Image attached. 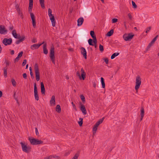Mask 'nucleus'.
<instances>
[{
	"mask_svg": "<svg viewBox=\"0 0 159 159\" xmlns=\"http://www.w3.org/2000/svg\"><path fill=\"white\" fill-rule=\"evenodd\" d=\"M20 144L21 145L22 150L23 152L26 153H28L30 151L31 148L28 145L27 143L24 142H20Z\"/></svg>",
	"mask_w": 159,
	"mask_h": 159,
	"instance_id": "f257e3e1",
	"label": "nucleus"
},
{
	"mask_svg": "<svg viewBox=\"0 0 159 159\" xmlns=\"http://www.w3.org/2000/svg\"><path fill=\"white\" fill-rule=\"evenodd\" d=\"M48 15L51 21L52 25L54 27L56 25V21L55 20L54 16L52 14V11L51 9H48Z\"/></svg>",
	"mask_w": 159,
	"mask_h": 159,
	"instance_id": "f03ea898",
	"label": "nucleus"
},
{
	"mask_svg": "<svg viewBox=\"0 0 159 159\" xmlns=\"http://www.w3.org/2000/svg\"><path fill=\"white\" fill-rule=\"evenodd\" d=\"M76 74L80 80H84L85 79L86 77V73L83 68H81V70L80 73L79 71H77Z\"/></svg>",
	"mask_w": 159,
	"mask_h": 159,
	"instance_id": "7ed1b4c3",
	"label": "nucleus"
},
{
	"mask_svg": "<svg viewBox=\"0 0 159 159\" xmlns=\"http://www.w3.org/2000/svg\"><path fill=\"white\" fill-rule=\"evenodd\" d=\"M30 143L32 145H36L41 144L43 142L41 140H38V139L33 138L32 137H30L29 138Z\"/></svg>",
	"mask_w": 159,
	"mask_h": 159,
	"instance_id": "20e7f679",
	"label": "nucleus"
},
{
	"mask_svg": "<svg viewBox=\"0 0 159 159\" xmlns=\"http://www.w3.org/2000/svg\"><path fill=\"white\" fill-rule=\"evenodd\" d=\"M34 69L35 75L36 79L37 81H38L40 80V73L39 66L37 64H35L34 65Z\"/></svg>",
	"mask_w": 159,
	"mask_h": 159,
	"instance_id": "39448f33",
	"label": "nucleus"
},
{
	"mask_svg": "<svg viewBox=\"0 0 159 159\" xmlns=\"http://www.w3.org/2000/svg\"><path fill=\"white\" fill-rule=\"evenodd\" d=\"M50 57L53 64H55V57L54 48V47H51L50 50Z\"/></svg>",
	"mask_w": 159,
	"mask_h": 159,
	"instance_id": "423d86ee",
	"label": "nucleus"
},
{
	"mask_svg": "<svg viewBox=\"0 0 159 159\" xmlns=\"http://www.w3.org/2000/svg\"><path fill=\"white\" fill-rule=\"evenodd\" d=\"M141 83V79L139 76H137L136 78L135 89L137 91L139 88Z\"/></svg>",
	"mask_w": 159,
	"mask_h": 159,
	"instance_id": "0eeeda50",
	"label": "nucleus"
},
{
	"mask_svg": "<svg viewBox=\"0 0 159 159\" xmlns=\"http://www.w3.org/2000/svg\"><path fill=\"white\" fill-rule=\"evenodd\" d=\"M12 42V39L11 38L9 39L5 38L2 40V43L6 46L11 44Z\"/></svg>",
	"mask_w": 159,
	"mask_h": 159,
	"instance_id": "6e6552de",
	"label": "nucleus"
},
{
	"mask_svg": "<svg viewBox=\"0 0 159 159\" xmlns=\"http://www.w3.org/2000/svg\"><path fill=\"white\" fill-rule=\"evenodd\" d=\"M34 98L36 100L38 101L39 100V98L36 84H34Z\"/></svg>",
	"mask_w": 159,
	"mask_h": 159,
	"instance_id": "1a4fd4ad",
	"label": "nucleus"
},
{
	"mask_svg": "<svg viewBox=\"0 0 159 159\" xmlns=\"http://www.w3.org/2000/svg\"><path fill=\"white\" fill-rule=\"evenodd\" d=\"M133 35L130 34H124L123 36L124 39L126 41H128L130 40L133 38Z\"/></svg>",
	"mask_w": 159,
	"mask_h": 159,
	"instance_id": "9d476101",
	"label": "nucleus"
},
{
	"mask_svg": "<svg viewBox=\"0 0 159 159\" xmlns=\"http://www.w3.org/2000/svg\"><path fill=\"white\" fill-rule=\"evenodd\" d=\"M30 14L32 20L33 26L34 28H35L36 27L35 16L34 14L31 12H30Z\"/></svg>",
	"mask_w": 159,
	"mask_h": 159,
	"instance_id": "9b49d317",
	"label": "nucleus"
},
{
	"mask_svg": "<svg viewBox=\"0 0 159 159\" xmlns=\"http://www.w3.org/2000/svg\"><path fill=\"white\" fill-rule=\"evenodd\" d=\"M80 110L82 111L84 115H86L87 114V111L85 106L81 102H80Z\"/></svg>",
	"mask_w": 159,
	"mask_h": 159,
	"instance_id": "f8f14e48",
	"label": "nucleus"
},
{
	"mask_svg": "<svg viewBox=\"0 0 159 159\" xmlns=\"http://www.w3.org/2000/svg\"><path fill=\"white\" fill-rule=\"evenodd\" d=\"M7 32L4 26L0 25V33L2 34H5Z\"/></svg>",
	"mask_w": 159,
	"mask_h": 159,
	"instance_id": "ddd939ff",
	"label": "nucleus"
},
{
	"mask_svg": "<svg viewBox=\"0 0 159 159\" xmlns=\"http://www.w3.org/2000/svg\"><path fill=\"white\" fill-rule=\"evenodd\" d=\"M158 37V35L156 36L153 39V40L149 43L148 46L147 47V48L148 49L152 45V44L154 43L155 41L157 40Z\"/></svg>",
	"mask_w": 159,
	"mask_h": 159,
	"instance_id": "4468645a",
	"label": "nucleus"
},
{
	"mask_svg": "<svg viewBox=\"0 0 159 159\" xmlns=\"http://www.w3.org/2000/svg\"><path fill=\"white\" fill-rule=\"evenodd\" d=\"M12 36L15 39H20V34H18L16 33V31L15 30H13L12 32Z\"/></svg>",
	"mask_w": 159,
	"mask_h": 159,
	"instance_id": "2eb2a0df",
	"label": "nucleus"
},
{
	"mask_svg": "<svg viewBox=\"0 0 159 159\" xmlns=\"http://www.w3.org/2000/svg\"><path fill=\"white\" fill-rule=\"evenodd\" d=\"M40 46L41 44H34L31 45V46H30V48L32 50L37 49Z\"/></svg>",
	"mask_w": 159,
	"mask_h": 159,
	"instance_id": "dca6fc26",
	"label": "nucleus"
},
{
	"mask_svg": "<svg viewBox=\"0 0 159 159\" xmlns=\"http://www.w3.org/2000/svg\"><path fill=\"white\" fill-rule=\"evenodd\" d=\"M84 20L83 17L79 18L77 20V25L79 26H81L82 25Z\"/></svg>",
	"mask_w": 159,
	"mask_h": 159,
	"instance_id": "f3484780",
	"label": "nucleus"
},
{
	"mask_svg": "<svg viewBox=\"0 0 159 159\" xmlns=\"http://www.w3.org/2000/svg\"><path fill=\"white\" fill-rule=\"evenodd\" d=\"M50 105L51 106H54L55 104V96L54 95L52 96L51 100L50 101Z\"/></svg>",
	"mask_w": 159,
	"mask_h": 159,
	"instance_id": "a211bd4d",
	"label": "nucleus"
},
{
	"mask_svg": "<svg viewBox=\"0 0 159 159\" xmlns=\"http://www.w3.org/2000/svg\"><path fill=\"white\" fill-rule=\"evenodd\" d=\"M33 0H29V11L30 12H31V10L33 7Z\"/></svg>",
	"mask_w": 159,
	"mask_h": 159,
	"instance_id": "6ab92c4d",
	"label": "nucleus"
},
{
	"mask_svg": "<svg viewBox=\"0 0 159 159\" xmlns=\"http://www.w3.org/2000/svg\"><path fill=\"white\" fill-rule=\"evenodd\" d=\"M81 53L83 55L84 57L86 59V52L85 49L83 47H82L81 48Z\"/></svg>",
	"mask_w": 159,
	"mask_h": 159,
	"instance_id": "aec40b11",
	"label": "nucleus"
},
{
	"mask_svg": "<svg viewBox=\"0 0 159 159\" xmlns=\"http://www.w3.org/2000/svg\"><path fill=\"white\" fill-rule=\"evenodd\" d=\"M43 53L45 54H47L48 53V51L47 49V44L45 43L43 46Z\"/></svg>",
	"mask_w": 159,
	"mask_h": 159,
	"instance_id": "412c9836",
	"label": "nucleus"
},
{
	"mask_svg": "<svg viewBox=\"0 0 159 159\" xmlns=\"http://www.w3.org/2000/svg\"><path fill=\"white\" fill-rule=\"evenodd\" d=\"M23 54V52L21 51L20 52L18 55L17 56V57L15 59L14 61L15 62L17 61L19 59V58L21 57L22 56V54Z\"/></svg>",
	"mask_w": 159,
	"mask_h": 159,
	"instance_id": "4be33fe9",
	"label": "nucleus"
},
{
	"mask_svg": "<svg viewBox=\"0 0 159 159\" xmlns=\"http://www.w3.org/2000/svg\"><path fill=\"white\" fill-rule=\"evenodd\" d=\"M41 92L42 94L45 93V89L43 83H41Z\"/></svg>",
	"mask_w": 159,
	"mask_h": 159,
	"instance_id": "5701e85b",
	"label": "nucleus"
},
{
	"mask_svg": "<svg viewBox=\"0 0 159 159\" xmlns=\"http://www.w3.org/2000/svg\"><path fill=\"white\" fill-rule=\"evenodd\" d=\"M104 117H103L102 118V119H100L96 123V124H95L96 125H97V126H98L99 125L101 124L103 121V120H104Z\"/></svg>",
	"mask_w": 159,
	"mask_h": 159,
	"instance_id": "b1692460",
	"label": "nucleus"
},
{
	"mask_svg": "<svg viewBox=\"0 0 159 159\" xmlns=\"http://www.w3.org/2000/svg\"><path fill=\"white\" fill-rule=\"evenodd\" d=\"M98 127V126H97V125H96V124L94 125L93 129V135H94L96 133V132L97 130Z\"/></svg>",
	"mask_w": 159,
	"mask_h": 159,
	"instance_id": "393cba45",
	"label": "nucleus"
},
{
	"mask_svg": "<svg viewBox=\"0 0 159 159\" xmlns=\"http://www.w3.org/2000/svg\"><path fill=\"white\" fill-rule=\"evenodd\" d=\"M113 29L109 31L106 34V36L109 37L111 36L113 34Z\"/></svg>",
	"mask_w": 159,
	"mask_h": 159,
	"instance_id": "a878e982",
	"label": "nucleus"
},
{
	"mask_svg": "<svg viewBox=\"0 0 159 159\" xmlns=\"http://www.w3.org/2000/svg\"><path fill=\"white\" fill-rule=\"evenodd\" d=\"M101 81L102 86V88H104L105 87V83L104 82V79L103 78L101 77Z\"/></svg>",
	"mask_w": 159,
	"mask_h": 159,
	"instance_id": "bb28decb",
	"label": "nucleus"
},
{
	"mask_svg": "<svg viewBox=\"0 0 159 159\" xmlns=\"http://www.w3.org/2000/svg\"><path fill=\"white\" fill-rule=\"evenodd\" d=\"M40 3V4L41 7L44 8L45 7L44 6V0H39Z\"/></svg>",
	"mask_w": 159,
	"mask_h": 159,
	"instance_id": "cd10ccee",
	"label": "nucleus"
},
{
	"mask_svg": "<svg viewBox=\"0 0 159 159\" xmlns=\"http://www.w3.org/2000/svg\"><path fill=\"white\" fill-rule=\"evenodd\" d=\"M119 53H114L111 55V59H112L118 56L119 55Z\"/></svg>",
	"mask_w": 159,
	"mask_h": 159,
	"instance_id": "c85d7f7f",
	"label": "nucleus"
},
{
	"mask_svg": "<svg viewBox=\"0 0 159 159\" xmlns=\"http://www.w3.org/2000/svg\"><path fill=\"white\" fill-rule=\"evenodd\" d=\"M17 12L18 13L19 15L22 18H23L22 13L19 7H17Z\"/></svg>",
	"mask_w": 159,
	"mask_h": 159,
	"instance_id": "c756f323",
	"label": "nucleus"
},
{
	"mask_svg": "<svg viewBox=\"0 0 159 159\" xmlns=\"http://www.w3.org/2000/svg\"><path fill=\"white\" fill-rule=\"evenodd\" d=\"M56 111L60 113L61 111V108L60 106L59 105H57L56 107Z\"/></svg>",
	"mask_w": 159,
	"mask_h": 159,
	"instance_id": "7c9ffc66",
	"label": "nucleus"
},
{
	"mask_svg": "<svg viewBox=\"0 0 159 159\" xmlns=\"http://www.w3.org/2000/svg\"><path fill=\"white\" fill-rule=\"evenodd\" d=\"M80 98H81L82 101L83 102V103H85V98L84 97V95H80Z\"/></svg>",
	"mask_w": 159,
	"mask_h": 159,
	"instance_id": "2f4dec72",
	"label": "nucleus"
},
{
	"mask_svg": "<svg viewBox=\"0 0 159 159\" xmlns=\"http://www.w3.org/2000/svg\"><path fill=\"white\" fill-rule=\"evenodd\" d=\"M71 104L73 107V109L75 111H77V109L76 106L73 102H71Z\"/></svg>",
	"mask_w": 159,
	"mask_h": 159,
	"instance_id": "473e14b6",
	"label": "nucleus"
},
{
	"mask_svg": "<svg viewBox=\"0 0 159 159\" xmlns=\"http://www.w3.org/2000/svg\"><path fill=\"white\" fill-rule=\"evenodd\" d=\"M93 40L92 39H90L88 40V43L89 45L91 46H93L94 44L93 43Z\"/></svg>",
	"mask_w": 159,
	"mask_h": 159,
	"instance_id": "72a5a7b5",
	"label": "nucleus"
},
{
	"mask_svg": "<svg viewBox=\"0 0 159 159\" xmlns=\"http://www.w3.org/2000/svg\"><path fill=\"white\" fill-rule=\"evenodd\" d=\"M141 116L143 117L144 115V110L143 108H142L141 110Z\"/></svg>",
	"mask_w": 159,
	"mask_h": 159,
	"instance_id": "f704fd0d",
	"label": "nucleus"
},
{
	"mask_svg": "<svg viewBox=\"0 0 159 159\" xmlns=\"http://www.w3.org/2000/svg\"><path fill=\"white\" fill-rule=\"evenodd\" d=\"M127 16L129 19V20H132L133 17L131 15V14L130 13H128L127 14Z\"/></svg>",
	"mask_w": 159,
	"mask_h": 159,
	"instance_id": "c9c22d12",
	"label": "nucleus"
},
{
	"mask_svg": "<svg viewBox=\"0 0 159 159\" xmlns=\"http://www.w3.org/2000/svg\"><path fill=\"white\" fill-rule=\"evenodd\" d=\"M90 34L93 38L96 37V36H95L94 32L93 31H91L90 32Z\"/></svg>",
	"mask_w": 159,
	"mask_h": 159,
	"instance_id": "e433bc0d",
	"label": "nucleus"
},
{
	"mask_svg": "<svg viewBox=\"0 0 159 159\" xmlns=\"http://www.w3.org/2000/svg\"><path fill=\"white\" fill-rule=\"evenodd\" d=\"M11 83H12V85L14 86H16V82L15 81V80L14 79H12V80H11Z\"/></svg>",
	"mask_w": 159,
	"mask_h": 159,
	"instance_id": "4c0bfd02",
	"label": "nucleus"
},
{
	"mask_svg": "<svg viewBox=\"0 0 159 159\" xmlns=\"http://www.w3.org/2000/svg\"><path fill=\"white\" fill-rule=\"evenodd\" d=\"M93 43H94V44L95 45H96V44H97V39H96V37H95L94 38H93Z\"/></svg>",
	"mask_w": 159,
	"mask_h": 159,
	"instance_id": "58836bf2",
	"label": "nucleus"
},
{
	"mask_svg": "<svg viewBox=\"0 0 159 159\" xmlns=\"http://www.w3.org/2000/svg\"><path fill=\"white\" fill-rule=\"evenodd\" d=\"M52 157H53L52 155H50L49 156H47L44 158V159H51Z\"/></svg>",
	"mask_w": 159,
	"mask_h": 159,
	"instance_id": "ea45409f",
	"label": "nucleus"
},
{
	"mask_svg": "<svg viewBox=\"0 0 159 159\" xmlns=\"http://www.w3.org/2000/svg\"><path fill=\"white\" fill-rule=\"evenodd\" d=\"M7 70L6 69H4V77L6 78L7 77Z\"/></svg>",
	"mask_w": 159,
	"mask_h": 159,
	"instance_id": "a19ab883",
	"label": "nucleus"
},
{
	"mask_svg": "<svg viewBox=\"0 0 159 159\" xmlns=\"http://www.w3.org/2000/svg\"><path fill=\"white\" fill-rule=\"evenodd\" d=\"M25 37L24 35L22 36L21 37L20 36V38L19 39L20 41L22 42V41L24 40L25 39Z\"/></svg>",
	"mask_w": 159,
	"mask_h": 159,
	"instance_id": "79ce46f5",
	"label": "nucleus"
},
{
	"mask_svg": "<svg viewBox=\"0 0 159 159\" xmlns=\"http://www.w3.org/2000/svg\"><path fill=\"white\" fill-rule=\"evenodd\" d=\"M132 3L133 7L134 8H136L137 7V6L136 4L133 1H132Z\"/></svg>",
	"mask_w": 159,
	"mask_h": 159,
	"instance_id": "37998d69",
	"label": "nucleus"
},
{
	"mask_svg": "<svg viewBox=\"0 0 159 159\" xmlns=\"http://www.w3.org/2000/svg\"><path fill=\"white\" fill-rule=\"evenodd\" d=\"M80 121H79L78 123L80 126H81L83 124V119L81 118H80Z\"/></svg>",
	"mask_w": 159,
	"mask_h": 159,
	"instance_id": "c03bdc74",
	"label": "nucleus"
},
{
	"mask_svg": "<svg viewBox=\"0 0 159 159\" xmlns=\"http://www.w3.org/2000/svg\"><path fill=\"white\" fill-rule=\"evenodd\" d=\"M79 157L78 154H76L71 159H77Z\"/></svg>",
	"mask_w": 159,
	"mask_h": 159,
	"instance_id": "a18cd8bd",
	"label": "nucleus"
},
{
	"mask_svg": "<svg viewBox=\"0 0 159 159\" xmlns=\"http://www.w3.org/2000/svg\"><path fill=\"white\" fill-rule=\"evenodd\" d=\"M99 48L100 51L101 52L103 51V46L101 44L99 45Z\"/></svg>",
	"mask_w": 159,
	"mask_h": 159,
	"instance_id": "49530a36",
	"label": "nucleus"
},
{
	"mask_svg": "<svg viewBox=\"0 0 159 159\" xmlns=\"http://www.w3.org/2000/svg\"><path fill=\"white\" fill-rule=\"evenodd\" d=\"M32 42V43H36L37 42V40L35 38H33L31 40Z\"/></svg>",
	"mask_w": 159,
	"mask_h": 159,
	"instance_id": "de8ad7c7",
	"label": "nucleus"
},
{
	"mask_svg": "<svg viewBox=\"0 0 159 159\" xmlns=\"http://www.w3.org/2000/svg\"><path fill=\"white\" fill-rule=\"evenodd\" d=\"M128 22L125 19L123 21V23L124 25V26L126 27V24L128 23Z\"/></svg>",
	"mask_w": 159,
	"mask_h": 159,
	"instance_id": "09e8293b",
	"label": "nucleus"
},
{
	"mask_svg": "<svg viewBox=\"0 0 159 159\" xmlns=\"http://www.w3.org/2000/svg\"><path fill=\"white\" fill-rule=\"evenodd\" d=\"M118 20L116 18H114L112 19V23H115Z\"/></svg>",
	"mask_w": 159,
	"mask_h": 159,
	"instance_id": "8fccbe9b",
	"label": "nucleus"
},
{
	"mask_svg": "<svg viewBox=\"0 0 159 159\" xmlns=\"http://www.w3.org/2000/svg\"><path fill=\"white\" fill-rule=\"evenodd\" d=\"M151 29V27H148L147 28L146 31V33H148L150 30Z\"/></svg>",
	"mask_w": 159,
	"mask_h": 159,
	"instance_id": "3c124183",
	"label": "nucleus"
},
{
	"mask_svg": "<svg viewBox=\"0 0 159 159\" xmlns=\"http://www.w3.org/2000/svg\"><path fill=\"white\" fill-rule=\"evenodd\" d=\"M26 60L25 59L23 61V62L22 63V65L23 66H24L26 63Z\"/></svg>",
	"mask_w": 159,
	"mask_h": 159,
	"instance_id": "603ef678",
	"label": "nucleus"
},
{
	"mask_svg": "<svg viewBox=\"0 0 159 159\" xmlns=\"http://www.w3.org/2000/svg\"><path fill=\"white\" fill-rule=\"evenodd\" d=\"M35 132H36V135H38L39 134V133L37 128H35Z\"/></svg>",
	"mask_w": 159,
	"mask_h": 159,
	"instance_id": "864d4df0",
	"label": "nucleus"
},
{
	"mask_svg": "<svg viewBox=\"0 0 159 159\" xmlns=\"http://www.w3.org/2000/svg\"><path fill=\"white\" fill-rule=\"evenodd\" d=\"M30 74L31 75V77L32 79H34V77L33 75V73L32 71L30 72Z\"/></svg>",
	"mask_w": 159,
	"mask_h": 159,
	"instance_id": "5fc2aeb1",
	"label": "nucleus"
},
{
	"mask_svg": "<svg viewBox=\"0 0 159 159\" xmlns=\"http://www.w3.org/2000/svg\"><path fill=\"white\" fill-rule=\"evenodd\" d=\"M23 77L25 79H26L27 78V75L26 73H24L23 74Z\"/></svg>",
	"mask_w": 159,
	"mask_h": 159,
	"instance_id": "6e6d98bb",
	"label": "nucleus"
},
{
	"mask_svg": "<svg viewBox=\"0 0 159 159\" xmlns=\"http://www.w3.org/2000/svg\"><path fill=\"white\" fill-rule=\"evenodd\" d=\"M105 62L106 64H108V59L107 58H105L104 59Z\"/></svg>",
	"mask_w": 159,
	"mask_h": 159,
	"instance_id": "4d7b16f0",
	"label": "nucleus"
},
{
	"mask_svg": "<svg viewBox=\"0 0 159 159\" xmlns=\"http://www.w3.org/2000/svg\"><path fill=\"white\" fill-rule=\"evenodd\" d=\"M21 42L20 41V40L19 39V40H17V41H16V44H18L20 43Z\"/></svg>",
	"mask_w": 159,
	"mask_h": 159,
	"instance_id": "13d9d810",
	"label": "nucleus"
},
{
	"mask_svg": "<svg viewBox=\"0 0 159 159\" xmlns=\"http://www.w3.org/2000/svg\"><path fill=\"white\" fill-rule=\"evenodd\" d=\"M15 94H16V93H15L14 94V98L15 100L17 101V102H18L17 98L15 96Z\"/></svg>",
	"mask_w": 159,
	"mask_h": 159,
	"instance_id": "bf43d9fd",
	"label": "nucleus"
},
{
	"mask_svg": "<svg viewBox=\"0 0 159 159\" xmlns=\"http://www.w3.org/2000/svg\"><path fill=\"white\" fill-rule=\"evenodd\" d=\"M11 53L12 55H13L14 53V50H11Z\"/></svg>",
	"mask_w": 159,
	"mask_h": 159,
	"instance_id": "052dcab7",
	"label": "nucleus"
},
{
	"mask_svg": "<svg viewBox=\"0 0 159 159\" xmlns=\"http://www.w3.org/2000/svg\"><path fill=\"white\" fill-rule=\"evenodd\" d=\"M6 64L7 66L9 65V62L8 61L6 62Z\"/></svg>",
	"mask_w": 159,
	"mask_h": 159,
	"instance_id": "680f3d73",
	"label": "nucleus"
},
{
	"mask_svg": "<svg viewBox=\"0 0 159 159\" xmlns=\"http://www.w3.org/2000/svg\"><path fill=\"white\" fill-rule=\"evenodd\" d=\"M2 50V48L1 47V44H0V53L1 52Z\"/></svg>",
	"mask_w": 159,
	"mask_h": 159,
	"instance_id": "e2e57ef3",
	"label": "nucleus"
},
{
	"mask_svg": "<svg viewBox=\"0 0 159 159\" xmlns=\"http://www.w3.org/2000/svg\"><path fill=\"white\" fill-rule=\"evenodd\" d=\"M2 92L1 91H0V98L1 97V96H2Z\"/></svg>",
	"mask_w": 159,
	"mask_h": 159,
	"instance_id": "0e129e2a",
	"label": "nucleus"
},
{
	"mask_svg": "<svg viewBox=\"0 0 159 159\" xmlns=\"http://www.w3.org/2000/svg\"><path fill=\"white\" fill-rule=\"evenodd\" d=\"M29 70H30V72L32 71V68H31V67H30V68H29Z\"/></svg>",
	"mask_w": 159,
	"mask_h": 159,
	"instance_id": "69168bd1",
	"label": "nucleus"
},
{
	"mask_svg": "<svg viewBox=\"0 0 159 159\" xmlns=\"http://www.w3.org/2000/svg\"><path fill=\"white\" fill-rule=\"evenodd\" d=\"M9 29L10 30H12L13 29V27L12 26H10L9 27Z\"/></svg>",
	"mask_w": 159,
	"mask_h": 159,
	"instance_id": "338daca9",
	"label": "nucleus"
},
{
	"mask_svg": "<svg viewBox=\"0 0 159 159\" xmlns=\"http://www.w3.org/2000/svg\"><path fill=\"white\" fill-rule=\"evenodd\" d=\"M28 64H27V65H26V69H27V68H28Z\"/></svg>",
	"mask_w": 159,
	"mask_h": 159,
	"instance_id": "774afa93",
	"label": "nucleus"
}]
</instances>
